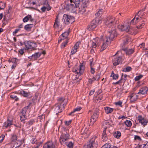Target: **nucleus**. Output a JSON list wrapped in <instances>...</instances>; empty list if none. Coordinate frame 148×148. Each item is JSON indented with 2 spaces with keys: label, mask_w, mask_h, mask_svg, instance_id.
<instances>
[{
  "label": "nucleus",
  "mask_w": 148,
  "mask_h": 148,
  "mask_svg": "<svg viewBox=\"0 0 148 148\" xmlns=\"http://www.w3.org/2000/svg\"><path fill=\"white\" fill-rule=\"evenodd\" d=\"M24 43L25 47L27 50L29 49H34V48L37 46V45L36 43L29 41H25Z\"/></svg>",
  "instance_id": "nucleus-8"
},
{
  "label": "nucleus",
  "mask_w": 148,
  "mask_h": 148,
  "mask_svg": "<svg viewBox=\"0 0 148 148\" xmlns=\"http://www.w3.org/2000/svg\"><path fill=\"white\" fill-rule=\"evenodd\" d=\"M104 110L106 113L107 114L111 113L113 111V109L109 107H106L104 108Z\"/></svg>",
  "instance_id": "nucleus-28"
},
{
  "label": "nucleus",
  "mask_w": 148,
  "mask_h": 148,
  "mask_svg": "<svg viewBox=\"0 0 148 148\" xmlns=\"http://www.w3.org/2000/svg\"><path fill=\"white\" fill-rule=\"evenodd\" d=\"M134 138L135 140H138L139 141H140L141 140L140 137L139 136L137 135L134 136Z\"/></svg>",
  "instance_id": "nucleus-56"
},
{
  "label": "nucleus",
  "mask_w": 148,
  "mask_h": 148,
  "mask_svg": "<svg viewBox=\"0 0 148 148\" xmlns=\"http://www.w3.org/2000/svg\"><path fill=\"white\" fill-rule=\"evenodd\" d=\"M73 143L71 142H70L67 145L68 147L69 148H72L73 147Z\"/></svg>",
  "instance_id": "nucleus-60"
},
{
  "label": "nucleus",
  "mask_w": 148,
  "mask_h": 148,
  "mask_svg": "<svg viewBox=\"0 0 148 148\" xmlns=\"http://www.w3.org/2000/svg\"><path fill=\"white\" fill-rule=\"evenodd\" d=\"M112 40H113L112 39L110 38L109 37H108L106 38L105 42H105L106 44L108 45L110 43L111 41H112Z\"/></svg>",
  "instance_id": "nucleus-36"
},
{
  "label": "nucleus",
  "mask_w": 148,
  "mask_h": 148,
  "mask_svg": "<svg viewBox=\"0 0 148 148\" xmlns=\"http://www.w3.org/2000/svg\"><path fill=\"white\" fill-rule=\"evenodd\" d=\"M5 4L2 2H0V10L3 9L5 8Z\"/></svg>",
  "instance_id": "nucleus-50"
},
{
  "label": "nucleus",
  "mask_w": 148,
  "mask_h": 148,
  "mask_svg": "<svg viewBox=\"0 0 148 148\" xmlns=\"http://www.w3.org/2000/svg\"><path fill=\"white\" fill-rule=\"evenodd\" d=\"M5 136L3 135H2L0 137V143H1L4 139Z\"/></svg>",
  "instance_id": "nucleus-61"
},
{
  "label": "nucleus",
  "mask_w": 148,
  "mask_h": 148,
  "mask_svg": "<svg viewBox=\"0 0 148 148\" xmlns=\"http://www.w3.org/2000/svg\"><path fill=\"white\" fill-rule=\"evenodd\" d=\"M14 144H12L13 145V147H15V148H16L18 147L20 145V143H18V141H16V142H14Z\"/></svg>",
  "instance_id": "nucleus-40"
},
{
  "label": "nucleus",
  "mask_w": 148,
  "mask_h": 148,
  "mask_svg": "<svg viewBox=\"0 0 148 148\" xmlns=\"http://www.w3.org/2000/svg\"><path fill=\"white\" fill-rule=\"evenodd\" d=\"M122 49L125 52L126 55H129L130 49L129 48V46L127 47H124Z\"/></svg>",
  "instance_id": "nucleus-33"
},
{
  "label": "nucleus",
  "mask_w": 148,
  "mask_h": 148,
  "mask_svg": "<svg viewBox=\"0 0 148 148\" xmlns=\"http://www.w3.org/2000/svg\"><path fill=\"white\" fill-rule=\"evenodd\" d=\"M70 1L72 3L75 4L76 7H77V5L80 3L79 0H70Z\"/></svg>",
  "instance_id": "nucleus-37"
},
{
  "label": "nucleus",
  "mask_w": 148,
  "mask_h": 148,
  "mask_svg": "<svg viewBox=\"0 0 148 148\" xmlns=\"http://www.w3.org/2000/svg\"><path fill=\"white\" fill-rule=\"evenodd\" d=\"M106 130H103L102 134V138L104 140H106L107 138V135L106 133Z\"/></svg>",
  "instance_id": "nucleus-39"
},
{
  "label": "nucleus",
  "mask_w": 148,
  "mask_h": 148,
  "mask_svg": "<svg viewBox=\"0 0 148 148\" xmlns=\"http://www.w3.org/2000/svg\"><path fill=\"white\" fill-rule=\"evenodd\" d=\"M28 108V106H27L26 107H24L23 109L22 112H20V116L21 121H24L26 119L25 114Z\"/></svg>",
  "instance_id": "nucleus-12"
},
{
  "label": "nucleus",
  "mask_w": 148,
  "mask_h": 148,
  "mask_svg": "<svg viewBox=\"0 0 148 148\" xmlns=\"http://www.w3.org/2000/svg\"><path fill=\"white\" fill-rule=\"evenodd\" d=\"M100 21V19L96 17L91 21L90 25H88V28H96L99 24Z\"/></svg>",
  "instance_id": "nucleus-9"
},
{
  "label": "nucleus",
  "mask_w": 148,
  "mask_h": 148,
  "mask_svg": "<svg viewBox=\"0 0 148 148\" xmlns=\"http://www.w3.org/2000/svg\"><path fill=\"white\" fill-rule=\"evenodd\" d=\"M96 137L92 138L88 143L85 144L83 148H97L98 145L97 140L96 139Z\"/></svg>",
  "instance_id": "nucleus-2"
},
{
  "label": "nucleus",
  "mask_w": 148,
  "mask_h": 148,
  "mask_svg": "<svg viewBox=\"0 0 148 148\" xmlns=\"http://www.w3.org/2000/svg\"><path fill=\"white\" fill-rule=\"evenodd\" d=\"M81 132L82 134L83 135V137H84V138H87L89 134V133L88 132V130L87 129L85 130L82 129L81 131Z\"/></svg>",
  "instance_id": "nucleus-22"
},
{
  "label": "nucleus",
  "mask_w": 148,
  "mask_h": 148,
  "mask_svg": "<svg viewBox=\"0 0 148 148\" xmlns=\"http://www.w3.org/2000/svg\"><path fill=\"white\" fill-rule=\"evenodd\" d=\"M121 135V133L119 131L116 132L114 134V136L116 138H118Z\"/></svg>",
  "instance_id": "nucleus-34"
},
{
  "label": "nucleus",
  "mask_w": 148,
  "mask_h": 148,
  "mask_svg": "<svg viewBox=\"0 0 148 148\" xmlns=\"http://www.w3.org/2000/svg\"><path fill=\"white\" fill-rule=\"evenodd\" d=\"M119 21L115 17L110 16L105 20L104 24L107 27L115 28L119 26Z\"/></svg>",
  "instance_id": "nucleus-1"
},
{
  "label": "nucleus",
  "mask_w": 148,
  "mask_h": 148,
  "mask_svg": "<svg viewBox=\"0 0 148 148\" xmlns=\"http://www.w3.org/2000/svg\"><path fill=\"white\" fill-rule=\"evenodd\" d=\"M29 20L32 22L34 21V19L32 18L31 15H28L23 18V21L24 22H27Z\"/></svg>",
  "instance_id": "nucleus-24"
},
{
  "label": "nucleus",
  "mask_w": 148,
  "mask_h": 148,
  "mask_svg": "<svg viewBox=\"0 0 148 148\" xmlns=\"http://www.w3.org/2000/svg\"><path fill=\"white\" fill-rule=\"evenodd\" d=\"M122 71L125 72H128L130 71V66H127L123 69Z\"/></svg>",
  "instance_id": "nucleus-52"
},
{
  "label": "nucleus",
  "mask_w": 148,
  "mask_h": 148,
  "mask_svg": "<svg viewBox=\"0 0 148 148\" xmlns=\"http://www.w3.org/2000/svg\"><path fill=\"white\" fill-rule=\"evenodd\" d=\"M43 148H56L54 144L51 141L48 142L43 146Z\"/></svg>",
  "instance_id": "nucleus-15"
},
{
  "label": "nucleus",
  "mask_w": 148,
  "mask_h": 148,
  "mask_svg": "<svg viewBox=\"0 0 148 148\" xmlns=\"http://www.w3.org/2000/svg\"><path fill=\"white\" fill-rule=\"evenodd\" d=\"M98 38H96L93 39L92 40V47L93 48H96L97 47H98L99 45L98 41Z\"/></svg>",
  "instance_id": "nucleus-18"
},
{
  "label": "nucleus",
  "mask_w": 148,
  "mask_h": 148,
  "mask_svg": "<svg viewBox=\"0 0 148 148\" xmlns=\"http://www.w3.org/2000/svg\"><path fill=\"white\" fill-rule=\"evenodd\" d=\"M88 1L83 0L81 5L79 7V12L81 14H83L86 11L87 6L88 5Z\"/></svg>",
  "instance_id": "nucleus-4"
},
{
  "label": "nucleus",
  "mask_w": 148,
  "mask_h": 148,
  "mask_svg": "<svg viewBox=\"0 0 148 148\" xmlns=\"http://www.w3.org/2000/svg\"><path fill=\"white\" fill-rule=\"evenodd\" d=\"M69 135L67 132L63 133L61 135L60 139V142L62 145H64L66 144V142L69 139Z\"/></svg>",
  "instance_id": "nucleus-7"
},
{
  "label": "nucleus",
  "mask_w": 148,
  "mask_h": 148,
  "mask_svg": "<svg viewBox=\"0 0 148 148\" xmlns=\"http://www.w3.org/2000/svg\"><path fill=\"white\" fill-rule=\"evenodd\" d=\"M82 109V108L80 107H79L78 108H76L74 109L73 111V112H75L77 111H78L81 110Z\"/></svg>",
  "instance_id": "nucleus-59"
},
{
  "label": "nucleus",
  "mask_w": 148,
  "mask_h": 148,
  "mask_svg": "<svg viewBox=\"0 0 148 148\" xmlns=\"http://www.w3.org/2000/svg\"><path fill=\"white\" fill-rule=\"evenodd\" d=\"M109 37L111 39H114L117 36V33L115 29H114L110 31L109 33Z\"/></svg>",
  "instance_id": "nucleus-14"
},
{
  "label": "nucleus",
  "mask_w": 148,
  "mask_h": 148,
  "mask_svg": "<svg viewBox=\"0 0 148 148\" xmlns=\"http://www.w3.org/2000/svg\"><path fill=\"white\" fill-rule=\"evenodd\" d=\"M99 110L96 109L94 112L93 114L91 116L90 121V124L93 125L97 119L98 117V113Z\"/></svg>",
  "instance_id": "nucleus-6"
},
{
  "label": "nucleus",
  "mask_w": 148,
  "mask_h": 148,
  "mask_svg": "<svg viewBox=\"0 0 148 148\" xmlns=\"http://www.w3.org/2000/svg\"><path fill=\"white\" fill-rule=\"evenodd\" d=\"M68 39H65L64 42H63L61 45V47L62 48H64L65 47L68 42Z\"/></svg>",
  "instance_id": "nucleus-44"
},
{
  "label": "nucleus",
  "mask_w": 148,
  "mask_h": 148,
  "mask_svg": "<svg viewBox=\"0 0 148 148\" xmlns=\"http://www.w3.org/2000/svg\"><path fill=\"white\" fill-rule=\"evenodd\" d=\"M147 89L145 87L142 88L140 89L138 94H141L142 95H144L147 93Z\"/></svg>",
  "instance_id": "nucleus-25"
},
{
  "label": "nucleus",
  "mask_w": 148,
  "mask_h": 148,
  "mask_svg": "<svg viewBox=\"0 0 148 148\" xmlns=\"http://www.w3.org/2000/svg\"><path fill=\"white\" fill-rule=\"evenodd\" d=\"M58 100L59 102L60 103V105H62V103L64 102L65 101L64 98L62 97L59 99Z\"/></svg>",
  "instance_id": "nucleus-51"
},
{
  "label": "nucleus",
  "mask_w": 148,
  "mask_h": 148,
  "mask_svg": "<svg viewBox=\"0 0 148 148\" xmlns=\"http://www.w3.org/2000/svg\"><path fill=\"white\" fill-rule=\"evenodd\" d=\"M21 29L20 28H18L16 29L15 31L13 33V35H15L18 32L20 31Z\"/></svg>",
  "instance_id": "nucleus-58"
},
{
  "label": "nucleus",
  "mask_w": 148,
  "mask_h": 148,
  "mask_svg": "<svg viewBox=\"0 0 148 148\" xmlns=\"http://www.w3.org/2000/svg\"><path fill=\"white\" fill-rule=\"evenodd\" d=\"M143 148H148V142L146 144H143Z\"/></svg>",
  "instance_id": "nucleus-64"
},
{
  "label": "nucleus",
  "mask_w": 148,
  "mask_h": 148,
  "mask_svg": "<svg viewBox=\"0 0 148 148\" xmlns=\"http://www.w3.org/2000/svg\"><path fill=\"white\" fill-rule=\"evenodd\" d=\"M100 78V75L99 74H97L96 75L95 77H93L92 79L93 80H98Z\"/></svg>",
  "instance_id": "nucleus-49"
},
{
  "label": "nucleus",
  "mask_w": 148,
  "mask_h": 148,
  "mask_svg": "<svg viewBox=\"0 0 148 148\" xmlns=\"http://www.w3.org/2000/svg\"><path fill=\"white\" fill-rule=\"evenodd\" d=\"M69 32V30L68 29L67 32H65L64 33H62V37H61L60 39L58 41V42H60L62 40L67 39V36H68Z\"/></svg>",
  "instance_id": "nucleus-16"
},
{
  "label": "nucleus",
  "mask_w": 148,
  "mask_h": 148,
  "mask_svg": "<svg viewBox=\"0 0 148 148\" xmlns=\"http://www.w3.org/2000/svg\"><path fill=\"white\" fill-rule=\"evenodd\" d=\"M143 75H139L137 76L135 78V80L136 81H138L140 79H141L143 77Z\"/></svg>",
  "instance_id": "nucleus-45"
},
{
  "label": "nucleus",
  "mask_w": 148,
  "mask_h": 148,
  "mask_svg": "<svg viewBox=\"0 0 148 148\" xmlns=\"http://www.w3.org/2000/svg\"><path fill=\"white\" fill-rule=\"evenodd\" d=\"M44 5L46 6L43 7L41 9V10L43 12H45L46 9H47V11H49L51 9V7H50L49 5L48 4V2H47V3L45 2Z\"/></svg>",
  "instance_id": "nucleus-23"
},
{
  "label": "nucleus",
  "mask_w": 148,
  "mask_h": 148,
  "mask_svg": "<svg viewBox=\"0 0 148 148\" xmlns=\"http://www.w3.org/2000/svg\"><path fill=\"white\" fill-rule=\"evenodd\" d=\"M38 0H29L28 4L30 6H32L37 4Z\"/></svg>",
  "instance_id": "nucleus-29"
},
{
  "label": "nucleus",
  "mask_w": 148,
  "mask_h": 148,
  "mask_svg": "<svg viewBox=\"0 0 148 148\" xmlns=\"http://www.w3.org/2000/svg\"><path fill=\"white\" fill-rule=\"evenodd\" d=\"M137 119L139 121V123H140L144 127L147 125L148 122V120L142 116L138 115L137 117Z\"/></svg>",
  "instance_id": "nucleus-10"
},
{
  "label": "nucleus",
  "mask_w": 148,
  "mask_h": 148,
  "mask_svg": "<svg viewBox=\"0 0 148 148\" xmlns=\"http://www.w3.org/2000/svg\"><path fill=\"white\" fill-rule=\"evenodd\" d=\"M78 69L79 70L78 72V75H81L83 74L84 70V66L83 64L80 63L78 67Z\"/></svg>",
  "instance_id": "nucleus-17"
},
{
  "label": "nucleus",
  "mask_w": 148,
  "mask_h": 148,
  "mask_svg": "<svg viewBox=\"0 0 148 148\" xmlns=\"http://www.w3.org/2000/svg\"><path fill=\"white\" fill-rule=\"evenodd\" d=\"M78 68H77L76 66H75L73 68V72H75L78 74Z\"/></svg>",
  "instance_id": "nucleus-53"
},
{
  "label": "nucleus",
  "mask_w": 148,
  "mask_h": 148,
  "mask_svg": "<svg viewBox=\"0 0 148 148\" xmlns=\"http://www.w3.org/2000/svg\"><path fill=\"white\" fill-rule=\"evenodd\" d=\"M63 19L65 24L66 25L71 24L75 21V19L73 17L66 14L64 15Z\"/></svg>",
  "instance_id": "nucleus-5"
},
{
  "label": "nucleus",
  "mask_w": 148,
  "mask_h": 148,
  "mask_svg": "<svg viewBox=\"0 0 148 148\" xmlns=\"http://www.w3.org/2000/svg\"><path fill=\"white\" fill-rule=\"evenodd\" d=\"M101 148H111L110 145L109 144H106L103 145Z\"/></svg>",
  "instance_id": "nucleus-48"
},
{
  "label": "nucleus",
  "mask_w": 148,
  "mask_h": 148,
  "mask_svg": "<svg viewBox=\"0 0 148 148\" xmlns=\"http://www.w3.org/2000/svg\"><path fill=\"white\" fill-rule=\"evenodd\" d=\"M137 99V95L133 93L130 96V102H133L135 101Z\"/></svg>",
  "instance_id": "nucleus-27"
},
{
  "label": "nucleus",
  "mask_w": 148,
  "mask_h": 148,
  "mask_svg": "<svg viewBox=\"0 0 148 148\" xmlns=\"http://www.w3.org/2000/svg\"><path fill=\"white\" fill-rule=\"evenodd\" d=\"M77 51V50L75 49V48H74L72 49L71 51V54L73 55Z\"/></svg>",
  "instance_id": "nucleus-57"
},
{
  "label": "nucleus",
  "mask_w": 148,
  "mask_h": 148,
  "mask_svg": "<svg viewBox=\"0 0 148 148\" xmlns=\"http://www.w3.org/2000/svg\"><path fill=\"white\" fill-rule=\"evenodd\" d=\"M127 75L125 74H122V75L121 79H124V80H126Z\"/></svg>",
  "instance_id": "nucleus-55"
},
{
  "label": "nucleus",
  "mask_w": 148,
  "mask_h": 148,
  "mask_svg": "<svg viewBox=\"0 0 148 148\" xmlns=\"http://www.w3.org/2000/svg\"><path fill=\"white\" fill-rule=\"evenodd\" d=\"M12 124V121L9 120L8 119L7 122H5L4 123V125L3 127H5V128H6L7 127H10Z\"/></svg>",
  "instance_id": "nucleus-26"
},
{
  "label": "nucleus",
  "mask_w": 148,
  "mask_h": 148,
  "mask_svg": "<svg viewBox=\"0 0 148 148\" xmlns=\"http://www.w3.org/2000/svg\"><path fill=\"white\" fill-rule=\"evenodd\" d=\"M103 12V10H100L98 11L95 14L96 16H99L100 15L102 14Z\"/></svg>",
  "instance_id": "nucleus-46"
},
{
  "label": "nucleus",
  "mask_w": 148,
  "mask_h": 148,
  "mask_svg": "<svg viewBox=\"0 0 148 148\" xmlns=\"http://www.w3.org/2000/svg\"><path fill=\"white\" fill-rule=\"evenodd\" d=\"M10 97L12 99H14L15 101H17L18 100V98L13 93L10 96Z\"/></svg>",
  "instance_id": "nucleus-42"
},
{
  "label": "nucleus",
  "mask_w": 148,
  "mask_h": 148,
  "mask_svg": "<svg viewBox=\"0 0 148 148\" xmlns=\"http://www.w3.org/2000/svg\"><path fill=\"white\" fill-rule=\"evenodd\" d=\"M107 46L108 45L106 44V43L104 42L102 45L101 46V51H103L107 47Z\"/></svg>",
  "instance_id": "nucleus-41"
},
{
  "label": "nucleus",
  "mask_w": 148,
  "mask_h": 148,
  "mask_svg": "<svg viewBox=\"0 0 148 148\" xmlns=\"http://www.w3.org/2000/svg\"><path fill=\"white\" fill-rule=\"evenodd\" d=\"M17 139V136L14 135H13L11 138V142L12 144H13L14 142L16 141Z\"/></svg>",
  "instance_id": "nucleus-35"
},
{
  "label": "nucleus",
  "mask_w": 148,
  "mask_h": 148,
  "mask_svg": "<svg viewBox=\"0 0 148 148\" xmlns=\"http://www.w3.org/2000/svg\"><path fill=\"white\" fill-rule=\"evenodd\" d=\"M34 122V119L31 120L29 121H28L27 123V124H28V125L30 126L32 125Z\"/></svg>",
  "instance_id": "nucleus-54"
},
{
  "label": "nucleus",
  "mask_w": 148,
  "mask_h": 148,
  "mask_svg": "<svg viewBox=\"0 0 148 148\" xmlns=\"http://www.w3.org/2000/svg\"><path fill=\"white\" fill-rule=\"evenodd\" d=\"M76 7L75 6V4L73 3H72L70 1V3L66 4V5L65 8L68 11H72Z\"/></svg>",
  "instance_id": "nucleus-13"
},
{
  "label": "nucleus",
  "mask_w": 148,
  "mask_h": 148,
  "mask_svg": "<svg viewBox=\"0 0 148 148\" xmlns=\"http://www.w3.org/2000/svg\"><path fill=\"white\" fill-rule=\"evenodd\" d=\"M111 76L113 77V79H117L118 77V75L117 74H114L112 73L111 75Z\"/></svg>",
  "instance_id": "nucleus-47"
},
{
  "label": "nucleus",
  "mask_w": 148,
  "mask_h": 148,
  "mask_svg": "<svg viewBox=\"0 0 148 148\" xmlns=\"http://www.w3.org/2000/svg\"><path fill=\"white\" fill-rule=\"evenodd\" d=\"M130 38L129 36L125 37L123 40V45H127L129 42V40Z\"/></svg>",
  "instance_id": "nucleus-31"
},
{
  "label": "nucleus",
  "mask_w": 148,
  "mask_h": 148,
  "mask_svg": "<svg viewBox=\"0 0 148 148\" xmlns=\"http://www.w3.org/2000/svg\"><path fill=\"white\" fill-rule=\"evenodd\" d=\"M20 93L23 96L26 97H28L30 95L29 92H27L24 90L21 91Z\"/></svg>",
  "instance_id": "nucleus-32"
},
{
  "label": "nucleus",
  "mask_w": 148,
  "mask_h": 148,
  "mask_svg": "<svg viewBox=\"0 0 148 148\" xmlns=\"http://www.w3.org/2000/svg\"><path fill=\"white\" fill-rule=\"evenodd\" d=\"M58 16H57L56 17V18L55 20V22L54 25V28H57V27H60V23L58 21Z\"/></svg>",
  "instance_id": "nucleus-30"
},
{
  "label": "nucleus",
  "mask_w": 148,
  "mask_h": 148,
  "mask_svg": "<svg viewBox=\"0 0 148 148\" xmlns=\"http://www.w3.org/2000/svg\"><path fill=\"white\" fill-rule=\"evenodd\" d=\"M102 127L103 130H106V129L110 127L109 122L107 121H105L103 122Z\"/></svg>",
  "instance_id": "nucleus-20"
},
{
  "label": "nucleus",
  "mask_w": 148,
  "mask_h": 148,
  "mask_svg": "<svg viewBox=\"0 0 148 148\" xmlns=\"http://www.w3.org/2000/svg\"><path fill=\"white\" fill-rule=\"evenodd\" d=\"M141 11H139L137 14V15H136L135 17L132 19V20L130 22V24L134 25L138 22V20H140L141 17L140 15V13Z\"/></svg>",
  "instance_id": "nucleus-11"
},
{
  "label": "nucleus",
  "mask_w": 148,
  "mask_h": 148,
  "mask_svg": "<svg viewBox=\"0 0 148 148\" xmlns=\"http://www.w3.org/2000/svg\"><path fill=\"white\" fill-rule=\"evenodd\" d=\"M81 44V42L79 41H78L77 42L76 44L73 47L74 48H75L76 49H77L78 48L79 45Z\"/></svg>",
  "instance_id": "nucleus-43"
},
{
  "label": "nucleus",
  "mask_w": 148,
  "mask_h": 148,
  "mask_svg": "<svg viewBox=\"0 0 148 148\" xmlns=\"http://www.w3.org/2000/svg\"><path fill=\"white\" fill-rule=\"evenodd\" d=\"M41 53L39 52L35 53L34 54L32 55L31 56L28 57L29 59H32L34 60H36L37 58L40 57Z\"/></svg>",
  "instance_id": "nucleus-19"
},
{
  "label": "nucleus",
  "mask_w": 148,
  "mask_h": 148,
  "mask_svg": "<svg viewBox=\"0 0 148 148\" xmlns=\"http://www.w3.org/2000/svg\"><path fill=\"white\" fill-rule=\"evenodd\" d=\"M24 31L26 34H29L32 32L31 28H24Z\"/></svg>",
  "instance_id": "nucleus-38"
},
{
  "label": "nucleus",
  "mask_w": 148,
  "mask_h": 148,
  "mask_svg": "<svg viewBox=\"0 0 148 148\" xmlns=\"http://www.w3.org/2000/svg\"><path fill=\"white\" fill-rule=\"evenodd\" d=\"M125 123L127 127L130 126V121L126 120L125 121Z\"/></svg>",
  "instance_id": "nucleus-63"
},
{
  "label": "nucleus",
  "mask_w": 148,
  "mask_h": 148,
  "mask_svg": "<svg viewBox=\"0 0 148 148\" xmlns=\"http://www.w3.org/2000/svg\"><path fill=\"white\" fill-rule=\"evenodd\" d=\"M121 54V51H118L114 56V58L112 62L113 65L114 66H116L122 63L123 61V58L122 56L120 55Z\"/></svg>",
  "instance_id": "nucleus-3"
},
{
  "label": "nucleus",
  "mask_w": 148,
  "mask_h": 148,
  "mask_svg": "<svg viewBox=\"0 0 148 148\" xmlns=\"http://www.w3.org/2000/svg\"><path fill=\"white\" fill-rule=\"evenodd\" d=\"M122 102L119 101H118V102H115V105H119L120 106H121V105L122 104Z\"/></svg>",
  "instance_id": "nucleus-62"
},
{
  "label": "nucleus",
  "mask_w": 148,
  "mask_h": 148,
  "mask_svg": "<svg viewBox=\"0 0 148 148\" xmlns=\"http://www.w3.org/2000/svg\"><path fill=\"white\" fill-rule=\"evenodd\" d=\"M67 103V101L66 100L64 102H63L62 105L58 104L55 105L56 108L55 109L57 110H59V109L60 107V106H62L63 108H64V107L66 106Z\"/></svg>",
  "instance_id": "nucleus-21"
}]
</instances>
